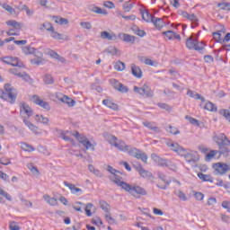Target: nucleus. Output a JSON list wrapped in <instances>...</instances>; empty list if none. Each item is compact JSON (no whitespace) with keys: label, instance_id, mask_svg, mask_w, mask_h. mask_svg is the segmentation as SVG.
Segmentation results:
<instances>
[{"label":"nucleus","instance_id":"18","mask_svg":"<svg viewBox=\"0 0 230 230\" xmlns=\"http://www.w3.org/2000/svg\"><path fill=\"white\" fill-rule=\"evenodd\" d=\"M151 159H153V161H155V163H156L158 166H163V167L170 166V161L164 160L159 157L158 155H156L155 154L151 155Z\"/></svg>","mask_w":230,"mask_h":230},{"label":"nucleus","instance_id":"62","mask_svg":"<svg viewBox=\"0 0 230 230\" xmlns=\"http://www.w3.org/2000/svg\"><path fill=\"white\" fill-rule=\"evenodd\" d=\"M9 229H11V230H19L21 228L17 226V223L15 221H13L9 225Z\"/></svg>","mask_w":230,"mask_h":230},{"label":"nucleus","instance_id":"51","mask_svg":"<svg viewBox=\"0 0 230 230\" xmlns=\"http://www.w3.org/2000/svg\"><path fill=\"white\" fill-rule=\"evenodd\" d=\"M132 8H134V4L132 3H130V1L125 2L123 4L124 12H130V10H132Z\"/></svg>","mask_w":230,"mask_h":230},{"label":"nucleus","instance_id":"42","mask_svg":"<svg viewBox=\"0 0 230 230\" xmlns=\"http://www.w3.org/2000/svg\"><path fill=\"white\" fill-rule=\"evenodd\" d=\"M222 32L226 33V31L224 30H221V31H218V32H213V37L215 39V40H217V42H219V44H222Z\"/></svg>","mask_w":230,"mask_h":230},{"label":"nucleus","instance_id":"50","mask_svg":"<svg viewBox=\"0 0 230 230\" xmlns=\"http://www.w3.org/2000/svg\"><path fill=\"white\" fill-rule=\"evenodd\" d=\"M107 170L110 172V173L112 174V176L110 177V179H111V181H112V182H114V181L112 180L113 177L119 179V176L116 175L118 171L116 169L112 168V166L109 165Z\"/></svg>","mask_w":230,"mask_h":230},{"label":"nucleus","instance_id":"31","mask_svg":"<svg viewBox=\"0 0 230 230\" xmlns=\"http://www.w3.org/2000/svg\"><path fill=\"white\" fill-rule=\"evenodd\" d=\"M197 40V39H193V36H190L186 40V48H188V49H194Z\"/></svg>","mask_w":230,"mask_h":230},{"label":"nucleus","instance_id":"26","mask_svg":"<svg viewBox=\"0 0 230 230\" xmlns=\"http://www.w3.org/2000/svg\"><path fill=\"white\" fill-rule=\"evenodd\" d=\"M187 96H190V98H194V100H200V102H206V99L204 97L197 93V92H193L191 90L187 91Z\"/></svg>","mask_w":230,"mask_h":230},{"label":"nucleus","instance_id":"37","mask_svg":"<svg viewBox=\"0 0 230 230\" xmlns=\"http://www.w3.org/2000/svg\"><path fill=\"white\" fill-rule=\"evenodd\" d=\"M69 136H73V131L61 132V137L62 139H64V141H70L71 143H73V139H71Z\"/></svg>","mask_w":230,"mask_h":230},{"label":"nucleus","instance_id":"8","mask_svg":"<svg viewBox=\"0 0 230 230\" xmlns=\"http://www.w3.org/2000/svg\"><path fill=\"white\" fill-rule=\"evenodd\" d=\"M100 207L102 208V209L103 211H105V218L107 220L108 223L110 224H116V219L112 218V217H111V206L109 204H107V202L105 201H100Z\"/></svg>","mask_w":230,"mask_h":230},{"label":"nucleus","instance_id":"16","mask_svg":"<svg viewBox=\"0 0 230 230\" xmlns=\"http://www.w3.org/2000/svg\"><path fill=\"white\" fill-rule=\"evenodd\" d=\"M57 98L58 100H59V102H62L63 103H66L68 107H75V104L76 103L75 100L69 98L68 96L62 95L61 93L57 94Z\"/></svg>","mask_w":230,"mask_h":230},{"label":"nucleus","instance_id":"32","mask_svg":"<svg viewBox=\"0 0 230 230\" xmlns=\"http://www.w3.org/2000/svg\"><path fill=\"white\" fill-rule=\"evenodd\" d=\"M105 53H108V55H113V56H119L121 55V52L116 48L110 46L105 49Z\"/></svg>","mask_w":230,"mask_h":230},{"label":"nucleus","instance_id":"36","mask_svg":"<svg viewBox=\"0 0 230 230\" xmlns=\"http://www.w3.org/2000/svg\"><path fill=\"white\" fill-rule=\"evenodd\" d=\"M91 12H93V13H98L99 15H107V11L106 10H102L100 7L97 6H93L91 7Z\"/></svg>","mask_w":230,"mask_h":230},{"label":"nucleus","instance_id":"17","mask_svg":"<svg viewBox=\"0 0 230 230\" xmlns=\"http://www.w3.org/2000/svg\"><path fill=\"white\" fill-rule=\"evenodd\" d=\"M65 186H66V188H68L72 193V195H76L77 197H80V195H82L83 190L82 189L76 187L75 184L73 183H69L67 181H64Z\"/></svg>","mask_w":230,"mask_h":230},{"label":"nucleus","instance_id":"5","mask_svg":"<svg viewBox=\"0 0 230 230\" xmlns=\"http://www.w3.org/2000/svg\"><path fill=\"white\" fill-rule=\"evenodd\" d=\"M72 136H74V137H75V139H77V141H79L81 145L86 148V150H92L94 152V145H93L91 141L85 137V136L80 135V133L77 131H74Z\"/></svg>","mask_w":230,"mask_h":230},{"label":"nucleus","instance_id":"23","mask_svg":"<svg viewBox=\"0 0 230 230\" xmlns=\"http://www.w3.org/2000/svg\"><path fill=\"white\" fill-rule=\"evenodd\" d=\"M143 125L144 127H146V128H149V130H153V132H155V134H159L161 132V128L155 126L154 122L145 121L143 122Z\"/></svg>","mask_w":230,"mask_h":230},{"label":"nucleus","instance_id":"29","mask_svg":"<svg viewBox=\"0 0 230 230\" xmlns=\"http://www.w3.org/2000/svg\"><path fill=\"white\" fill-rule=\"evenodd\" d=\"M43 199L47 204H49V206H58V201L55 198L49 197V195H44Z\"/></svg>","mask_w":230,"mask_h":230},{"label":"nucleus","instance_id":"54","mask_svg":"<svg viewBox=\"0 0 230 230\" xmlns=\"http://www.w3.org/2000/svg\"><path fill=\"white\" fill-rule=\"evenodd\" d=\"M163 35H165V37H167L169 40H173V37H175V32H173L172 31H164Z\"/></svg>","mask_w":230,"mask_h":230},{"label":"nucleus","instance_id":"10","mask_svg":"<svg viewBox=\"0 0 230 230\" xmlns=\"http://www.w3.org/2000/svg\"><path fill=\"white\" fill-rule=\"evenodd\" d=\"M31 102H33V103H36V105L42 107V109H45L46 111H49L51 109L49 103L46 102L44 100H41L38 95H32Z\"/></svg>","mask_w":230,"mask_h":230},{"label":"nucleus","instance_id":"48","mask_svg":"<svg viewBox=\"0 0 230 230\" xmlns=\"http://www.w3.org/2000/svg\"><path fill=\"white\" fill-rule=\"evenodd\" d=\"M22 149L25 152H35V148L31 145L26 143H22Z\"/></svg>","mask_w":230,"mask_h":230},{"label":"nucleus","instance_id":"35","mask_svg":"<svg viewBox=\"0 0 230 230\" xmlns=\"http://www.w3.org/2000/svg\"><path fill=\"white\" fill-rule=\"evenodd\" d=\"M35 121H37L38 123H42L43 125H48L49 119H48L42 115H36Z\"/></svg>","mask_w":230,"mask_h":230},{"label":"nucleus","instance_id":"46","mask_svg":"<svg viewBox=\"0 0 230 230\" xmlns=\"http://www.w3.org/2000/svg\"><path fill=\"white\" fill-rule=\"evenodd\" d=\"M18 10H24L28 15V17H31L33 16V10H30V8L28 7V5L23 4L21 8L20 7H16Z\"/></svg>","mask_w":230,"mask_h":230},{"label":"nucleus","instance_id":"20","mask_svg":"<svg viewBox=\"0 0 230 230\" xmlns=\"http://www.w3.org/2000/svg\"><path fill=\"white\" fill-rule=\"evenodd\" d=\"M131 73L136 78H142L143 76V71L136 64H131Z\"/></svg>","mask_w":230,"mask_h":230},{"label":"nucleus","instance_id":"28","mask_svg":"<svg viewBox=\"0 0 230 230\" xmlns=\"http://www.w3.org/2000/svg\"><path fill=\"white\" fill-rule=\"evenodd\" d=\"M181 15L185 19L191 21V22H199V18H197V15H195V13L190 14V13H188V12H182Z\"/></svg>","mask_w":230,"mask_h":230},{"label":"nucleus","instance_id":"60","mask_svg":"<svg viewBox=\"0 0 230 230\" xmlns=\"http://www.w3.org/2000/svg\"><path fill=\"white\" fill-rule=\"evenodd\" d=\"M157 106L160 109H164V111H168V112H170V111H172V107H170V105H168L166 103H158Z\"/></svg>","mask_w":230,"mask_h":230},{"label":"nucleus","instance_id":"39","mask_svg":"<svg viewBox=\"0 0 230 230\" xmlns=\"http://www.w3.org/2000/svg\"><path fill=\"white\" fill-rule=\"evenodd\" d=\"M218 148H219V150H217L218 151V155H229L230 150L228 149L227 146H219Z\"/></svg>","mask_w":230,"mask_h":230},{"label":"nucleus","instance_id":"44","mask_svg":"<svg viewBox=\"0 0 230 230\" xmlns=\"http://www.w3.org/2000/svg\"><path fill=\"white\" fill-rule=\"evenodd\" d=\"M2 8L5 10V12H8V13L13 14L15 13V9L10 6L8 4H0Z\"/></svg>","mask_w":230,"mask_h":230},{"label":"nucleus","instance_id":"3","mask_svg":"<svg viewBox=\"0 0 230 230\" xmlns=\"http://www.w3.org/2000/svg\"><path fill=\"white\" fill-rule=\"evenodd\" d=\"M20 114L21 116H22V121L24 125H26V127H28V128H30L31 132H33V134H35L36 136H39V134H40L39 132V127L33 125V123H31L26 118V116H28V118H30L31 116H33V110H31L30 105H28V103L26 102L20 103Z\"/></svg>","mask_w":230,"mask_h":230},{"label":"nucleus","instance_id":"47","mask_svg":"<svg viewBox=\"0 0 230 230\" xmlns=\"http://www.w3.org/2000/svg\"><path fill=\"white\" fill-rule=\"evenodd\" d=\"M218 154V150H211L206 155V161H211V159L215 158Z\"/></svg>","mask_w":230,"mask_h":230},{"label":"nucleus","instance_id":"41","mask_svg":"<svg viewBox=\"0 0 230 230\" xmlns=\"http://www.w3.org/2000/svg\"><path fill=\"white\" fill-rule=\"evenodd\" d=\"M43 82L47 85H51V84H54L55 80L53 79V76L49 74H46L43 77Z\"/></svg>","mask_w":230,"mask_h":230},{"label":"nucleus","instance_id":"55","mask_svg":"<svg viewBox=\"0 0 230 230\" xmlns=\"http://www.w3.org/2000/svg\"><path fill=\"white\" fill-rule=\"evenodd\" d=\"M175 195H177V197L183 200V202H186V200H188V198L186 197V194H184V192L178 190L177 192H175Z\"/></svg>","mask_w":230,"mask_h":230},{"label":"nucleus","instance_id":"34","mask_svg":"<svg viewBox=\"0 0 230 230\" xmlns=\"http://www.w3.org/2000/svg\"><path fill=\"white\" fill-rule=\"evenodd\" d=\"M198 177L204 182H213V177H211V175H208V174L199 172V173H198Z\"/></svg>","mask_w":230,"mask_h":230},{"label":"nucleus","instance_id":"56","mask_svg":"<svg viewBox=\"0 0 230 230\" xmlns=\"http://www.w3.org/2000/svg\"><path fill=\"white\" fill-rule=\"evenodd\" d=\"M167 132L170 134H172L174 136H177V134H181V131L177 129L175 127L169 126V128L167 129Z\"/></svg>","mask_w":230,"mask_h":230},{"label":"nucleus","instance_id":"6","mask_svg":"<svg viewBox=\"0 0 230 230\" xmlns=\"http://www.w3.org/2000/svg\"><path fill=\"white\" fill-rule=\"evenodd\" d=\"M133 91L140 96H146V98H153L154 96V92L147 84H144L142 87L134 86Z\"/></svg>","mask_w":230,"mask_h":230},{"label":"nucleus","instance_id":"43","mask_svg":"<svg viewBox=\"0 0 230 230\" xmlns=\"http://www.w3.org/2000/svg\"><path fill=\"white\" fill-rule=\"evenodd\" d=\"M126 65L121 61H117L114 65L116 71H125Z\"/></svg>","mask_w":230,"mask_h":230},{"label":"nucleus","instance_id":"22","mask_svg":"<svg viewBox=\"0 0 230 230\" xmlns=\"http://www.w3.org/2000/svg\"><path fill=\"white\" fill-rule=\"evenodd\" d=\"M50 33L52 39H55L56 40H69V37L55 31V28L53 29V31H50Z\"/></svg>","mask_w":230,"mask_h":230},{"label":"nucleus","instance_id":"38","mask_svg":"<svg viewBox=\"0 0 230 230\" xmlns=\"http://www.w3.org/2000/svg\"><path fill=\"white\" fill-rule=\"evenodd\" d=\"M95 210H96V207H94L93 203H88L84 208V211L88 217H91L93 215L91 211H95Z\"/></svg>","mask_w":230,"mask_h":230},{"label":"nucleus","instance_id":"45","mask_svg":"<svg viewBox=\"0 0 230 230\" xmlns=\"http://www.w3.org/2000/svg\"><path fill=\"white\" fill-rule=\"evenodd\" d=\"M22 52L25 55H33L35 53V48H31L30 46H25L22 48Z\"/></svg>","mask_w":230,"mask_h":230},{"label":"nucleus","instance_id":"63","mask_svg":"<svg viewBox=\"0 0 230 230\" xmlns=\"http://www.w3.org/2000/svg\"><path fill=\"white\" fill-rule=\"evenodd\" d=\"M224 209H227L228 213H230V201H223L221 204Z\"/></svg>","mask_w":230,"mask_h":230},{"label":"nucleus","instance_id":"40","mask_svg":"<svg viewBox=\"0 0 230 230\" xmlns=\"http://www.w3.org/2000/svg\"><path fill=\"white\" fill-rule=\"evenodd\" d=\"M53 25L49 22H45L41 24V27H40V30H46L47 31H53Z\"/></svg>","mask_w":230,"mask_h":230},{"label":"nucleus","instance_id":"27","mask_svg":"<svg viewBox=\"0 0 230 230\" xmlns=\"http://www.w3.org/2000/svg\"><path fill=\"white\" fill-rule=\"evenodd\" d=\"M102 104L108 107V109H111L112 111H118V104L114 103L109 99L103 100Z\"/></svg>","mask_w":230,"mask_h":230},{"label":"nucleus","instance_id":"9","mask_svg":"<svg viewBox=\"0 0 230 230\" xmlns=\"http://www.w3.org/2000/svg\"><path fill=\"white\" fill-rule=\"evenodd\" d=\"M4 64H7V66H13V67H22V63L19 62V58L13 57H5L1 58Z\"/></svg>","mask_w":230,"mask_h":230},{"label":"nucleus","instance_id":"13","mask_svg":"<svg viewBox=\"0 0 230 230\" xmlns=\"http://www.w3.org/2000/svg\"><path fill=\"white\" fill-rule=\"evenodd\" d=\"M9 72L11 73V75H15L16 76H19V78H22L25 82H30V80H31L30 75L26 74V72H21L17 68H12L9 70Z\"/></svg>","mask_w":230,"mask_h":230},{"label":"nucleus","instance_id":"21","mask_svg":"<svg viewBox=\"0 0 230 230\" xmlns=\"http://www.w3.org/2000/svg\"><path fill=\"white\" fill-rule=\"evenodd\" d=\"M119 38H120L121 40H124V42H128L129 44H134V42H136V37L130 34L119 33Z\"/></svg>","mask_w":230,"mask_h":230},{"label":"nucleus","instance_id":"2","mask_svg":"<svg viewBox=\"0 0 230 230\" xmlns=\"http://www.w3.org/2000/svg\"><path fill=\"white\" fill-rule=\"evenodd\" d=\"M111 180L115 184H117V186H119V188H121L125 191H128V193H129L135 199H140L141 196L145 197L148 195L146 190H145L141 186H132L125 181H121V180L117 178L116 176L111 178Z\"/></svg>","mask_w":230,"mask_h":230},{"label":"nucleus","instance_id":"49","mask_svg":"<svg viewBox=\"0 0 230 230\" xmlns=\"http://www.w3.org/2000/svg\"><path fill=\"white\" fill-rule=\"evenodd\" d=\"M217 6L221 10H226V12H230V3H227V2L219 3Z\"/></svg>","mask_w":230,"mask_h":230},{"label":"nucleus","instance_id":"4","mask_svg":"<svg viewBox=\"0 0 230 230\" xmlns=\"http://www.w3.org/2000/svg\"><path fill=\"white\" fill-rule=\"evenodd\" d=\"M0 98L9 100L11 103H15L17 100V90L10 84H5L4 91L0 89Z\"/></svg>","mask_w":230,"mask_h":230},{"label":"nucleus","instance_id":"58","mask_svg":"<svg viewBox=\"0 0 230 230\" xmlns=\"http://www.w3.org/2000/svg\"><path fill=\"white\" fill-rule=\"evenodd\" d=\"M110 82H111V85L114 87V89H116L117 91L119 89L121 83H119L118 80L111 79Z\"/></svg>","mask_w":230,"mask_h":230},{"label":"nucleus","instance_id":"30","mask_svg":"<svg viewBox=\"0 0 230 230\" xmlns=\"http://www.w3.org/2000/svg\"><path fill=\"white\" fill-rule=\"evenodd\" d=\"M6 24H7V26H12V28L16 30V31H19V30H21V28H22V25L15 20L7 21Z\"/></svg>","mask_w":230,"mask_h":230},{"label":"nucleus","instance_id":"14","mask_svg":"<svg viewBox=\"0 0 230 230\" xmlns=\"http://www.w3.org/2000/svg\"><path fill=\"white\" fill-rule=\"evenodd\" d=\"M157 175L160 178V181H163L164 182V185L161 183H158L157 188H159L160 190H166V188H168V186H170V184L172 183V181L166 180V175H164V173L161 172H159Z\"/></svg>","mask_w":230,"mask_h":230},{"label":"nucleus","instance_id":"7","mask_svg":"<svg viewBox=\"0 0 230 230\" xmlns=\"http://www.w3.org/2000/svg\"><path fill=\"white\" fill-rule=\"evenodd\" d=\"M181 157H184L187 163L190 164H195L199 161V154L197 152L188 153L186 149H183V153L180 155Z\"/></svg>","mask_w":230,"mask_h":230},{"label":"nucleus","instance_id":"24","mask_svg":"<svg viewBox=\"0 0 230 230\" xmlns=\"http://www.w3.org/2000/svg\"><path fill=\"white\" fill-rule=\"evenodd\" d=\"M152 22L157 30H161V28H164V26H166V23H164L163 18H152Z\"/></svg>","mask_w":230,"mask_h":230},{"label":"nucleus","instance_id":"64","mask_svg":"<svg viewBox=\"0 0 230 230\" xmlns=\"http://www.w3.org/2000/svg\"><path fill=\"white\" fill-rule=\"evenodd\" d=\"M194 197L196 200H204V195L201 192H196Z\"/></svg>","mask_w":230,"mask_h":230},{"label":"nucleus","instance_id":"15","mask_svg":"<svg viewBox=\"0 0 230 230\" xmlns=\"http://www.w3.org/2000/svg\"><path fill=\"white\" fill-rule=\"evenodd\" d=\"M166 145L172 152H176L179 155L184 152V147L181 146L177 142H167Z\"/></svg>","mask_w":230,"mask_h":230},{"label":"nucleus","instance_id":"52","mask_svg":"<svg viewBox=\"0 0 230 230\" xmlns=\"http://www.w3.org/2000/svg\"><path fill=\"white\" fill-rule=\"evenodd\" d=\"M54 21L57 24H67V19L62 17H54Z\"/></svg>","mask_w":230,"mask_h":230},{"label":"nucleus","instance_id":"12","mask_svg":"<svg viewBox=\"0 0 230 230\" xmlns=\"http://www.w3.org/2000/svg\"><path fill=\"white\" fill-rule=\"evenodd\" d=\"M133 166L137 170V172H138L139 175L143 177V179H150L152 177V172L145 170V168H143V165H141L140 164H133Z\"/></svg>","mask_w":230,"mask_h":230},{"label":"nucleus","instance_id":"19","mask_svg":"<svg viewBox=\"0 0 230 230\" xmlns=\"http://www.w3.org/2000/svg\"><path fill=\"white\" fill-rule=\"evenodd\" d=\"M215 141L217 146H226V145H227V143H226V141H227V136H226L224 133H221L215 137Z\"/></svg>","mask_w":230,"mask_h":230},{"label":"nucleus","instance_id":"53","mask_svg":"<svg viewBox=\"0 0 230 230\" xmlns=\"http://www.w3.org/2000/svg\"><path fill=\"white\" fill-rule=\"evenodd\" d=\"M205 109L207 111H210V112H215V111H217V107L212 102H207L205 105Z\"/></svg>","mask_w":230,"mask_h":230},{"label":"nucleus","instance_id":"57","mask_svg":"<svg viewBox=\"0 0 230 230\" xmlns=\"http://www.w3.org/2000/svg\"><path fill=\"white\" fill-rule=\"evenodd\" d=\"M193 49H195V51H202V49H204V43H199V40H197Z\"/></svg>","mask_w":230,"mask_h":230},{"label":"nucleus","instance_id":"59","mask_svg":"<svg viewBox=\"0 0 230 230\" xmlns=\"http://www.w3.org/2000/svg\"><path fill=\"white\" fill-rule=\"evenodd\" d=\"M80 26H82L84 30H91V28H93V25L89 22H82Z\"/></svg>","mask_w":230,"mask_h":230},{"label":"nucleus","instance_id":"1","mask_svg":"<svg viewBox=\"0 0 230 230\" xmlns=\"http://www.w3.org/2000/svg\"><path fill=\"white\" fill-rule=\"evenodd\" d=\"M105 139L111 146L117 148V150L127 152L128 155H131V157H135L136 159H140L145 164L148 163V155H146L145 152L127 145L125 141L118 139L116 136L106 134Z\"/></svg>","mask_w":230,"mask_h":230},{"label":"nucleus","instance_id":"33","mask_svg":"<svg viewBox=\"0 0 230 230\" xmlns=\"http://www.w3.org/2000/svg\"><path fill=\"white\" fill-rule=\"evenodd\" d=\"M141 15L143 21H146V22H152V19L155 18V16L150 14L148 11H141Z\"/></svg>","mask_w":230,"mask_h":230},{"label":"nucleus","instance_id":"11","mask_svg":"<svg viewBox=\"0 0 230 230\" xmlns=\"http://www.w3.org/2000/svg\"><path fill=\"white\" fill-rule=\"evenodd\" d=\"M214 168L216 172L220 173V175H224L227 173V172H230V165L224 163H217L214 164Z\"/></svg>","mask_w":230,"mask_h":230},{"label":"nucleus","instance_id":"61","mask_svg":"<svg viewBox=\"0 0 230 230\" xmlns=\"http://www.w3.org/2000/svg\"><path fill=\"white\" fill-rule=\"evenodd\" d=\"M186 119H189L190 123H191V125H196L197 127H199V120H197L196 119H193V117H190L187 116Z\"/></svg>","mask_w":230,"mask_h":230},{"label":"nucleus","instance_id":"25","mask_svg":"<svg viewBox=\"0 0 230 230\" xmlns=\"http://www.w3.org/2000/svg\"><path fill=\"white\" fill-rule=\"evenodd\" d=\"M101 39L106 40H114V39H116V34H114V32H109L107 31H104L101 32Z\"/></svg>","mask_w":230,"mask_h":230}]
</instances>
